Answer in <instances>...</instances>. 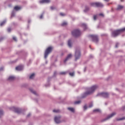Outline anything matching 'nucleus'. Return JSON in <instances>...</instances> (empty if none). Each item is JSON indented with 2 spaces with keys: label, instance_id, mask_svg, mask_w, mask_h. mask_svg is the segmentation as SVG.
<instances>
[{
  "label": "nucleus",
  "instance_id": "1",
  "mask_svg": "<svg viewBox=\"0 0 125 125\" xmlns=\"http://www.w3.org/2000/svg\"><path fill=\"white\" fill-rule=\"evenodd\" d=\"M98 88V86L97 85H94L92 86L91 87L87 89V91L85 92L83 96V98H85L88 95H91L95 92L96 90Z\"/></svg>",
  "mask_w": 125,
  "mask_h": 125
},
{
  "label": "nucleus",
  "instance_id": "2",
  "mask_svg": "<svg viewBox=\"0 0 125 125\" xmlns=\"http://www.w3.org/2000/svg\"><path fill=\"white\" fill-rule=\"evenodd\" d=\"M125 31V27L119 30L113 31L112 33V36L113 37H116L118 36H119L121 33L124 32Z\"/></svg>",
  "mask_w": 125,
  "mask_h": 125
},
{
  "label": "nucleus",
  "instance_id": "3",
  "mask_svg": "<svg viewBox=\"0 0 125 125\" xmlns=\"http://www.w3.org/2000/svg\"><path fill=\"white\" fill-rule=\"evenodd\" d=\"M53 49L52 46H49L46 48L44 52V58L46 59L48 56L49 54L51 53Z\"/></svg>",
  "mask_w": 125,
  "mask_h": 125
},
{
  "label": "nucleus",
  "instance_id": "4",
  "mask_svg": "<svg viewBox=\"0 0 125 125\" xmlns=\"http://www.w3.org/2000/svg\"><path fill=\"white\" fill-rule=\"evenodd\" d=\"M72 35L73 37L77 38L81 35V32L78 29H75L72 32Z\"/></svg>",
  "mask_w": 125,
  "mask_h": 125
},
{
  "label": "nucleus",
  "instance_id": "5",
  "mask_svg": "<svg viewBox=\"0 0 125 125\" xmlns=\"http://www.w3.org/2000/svg\"><path fill=\"white\" fill-rule=\"evenodd\" d=\"M90 5L92 7H103L104 4L101 2L91 3Z\"/></svg>",
  "mask_w": 125,
  "mask_h": 125
},
{
  "label": "nucleus",
  "instance_id": "6",
  "mask_svg": "<svg viewBox=\"0 0 125 125\" xmlns=\"http://www.w3.org/2000/svg\"><path fill=\"white\" fill-rule=\"evenodd\" d=\"M81 56V52L79 50L77 49L75 51V61H77L79 60Z\"/></svg>",
  "mask_w": 125,
  "mask_h": 125
},
{
  "label": "nucleus",
  "instance_id": "7",
  "mask_svg": "<svg viewBox=\"0 0 125 125\" xmlns=\"http://www.w3.org/2000/svg\"><path fill=\"white\" fill-rule=\"evenodd\" d=\"M90 37L92 39L93 42L97 43L99 42V38L97 35H90Z\"/></svg>",
  "mask_w": 125,
  "mask_h": 125
},
{
  "label": "nucleus",
  "instance_id": "8",
  "mask_svg": "<svg viewBox=\"0 0 125 125\" xmlns=\"http://www.w3.org/2000/svg\"><path fill=\"white\" fill-rule=\"evenodd\" d=\"M61 118V117L60 116H55L54 118V121H55V123L57 124L60 123L61 122V120H60Z\"/></svg>",
  "mask_w": 125,
  "mask_h": 125
},
{
  "label": "nucleus",
  "instance_id": "9",
  "mask_svg": "<svg viewBox=\"0 0 125 125\" xmlns=\"http://www.w3.org/2000/svg\"><path fill=\"white\" fill-rule=\"evenodd\" d=\"M72 57V55L71 54H68L66 58L65 59V60H64V62H66L67 61H68L69 60H70Z\"/></svg>",
  "mask_w": 125,
  "mask_h": 125
},
{
  "label": "nucleus",
  "instance_id": "10",
  "mask_svg": "<svg viewBox=\"0 0 125 125\" xmlns=\"http://www.w3.org/2000/svg\"><path fill=\"white\" fill-rule=\"evenodd\" d=\"M116 114V112H113V113H111L110 115H109L108 116H107L106 118H105V121L107 120L110 119L111 118H112V117H113V116H114Z\"/></svg>",
  "mask_w": 125,
  "mask_h": 125
},
{
  "label": "nucleus",
  "instance_id": "11",
  "mask_svg": "<svg viewBox=\"0 0 125 125\" xmlns=\"http://www.w3.org/2000/svg\"><path fill=\"white\" fill-rule=\"evenodd\" d=\"M101 95L104 98H108L109 97V94L106 92H102L101 93Z\"/></svg>",
  "mask_w": 125,
  "mask_h": 125
},
{
  "label": "nucleus",
  "instance_id": "12",
  "mask_svg": "<svg viewBox=\"0 0 125 125\" xmlns=\"http://www.w3.org/2000/svg\"><path fill=\"white\" fill-rule=\"evenodd\" d=\"M13 110L15 112L17 113H20L21 112V109L16 108L15 107H13Z\"/></svg>",
  "mask_w": 125,
  "mask_h": 125
},
{
  "label": "nucleus",
  "instance_id": "13",
  "mask_svg": "<svg viewBox=\"0 0 125 125\" xmlns=\"http://www.w3.org/2000/svg\"><path fill=\"white\" fill-rule=\"evenodd\" d=\"M50 2V0H41L40 1V3H49Z\"/></svg>",
  "mask_w": 125,
  "mask_h": 125
},
{
  "label": "nucleus",
  "instance_id": "14",
  "mask_svg": "<svg viewBox=\"0 0 125 125\" xmlns=\"http://www.w3.org/2000/svg\"><path fill=\"white\" fill-rule=\"evenodd\" d=\"M23 66L19 65L16 67V70L17 71H21L23 69Z\"/></svg>",
  "mask_w": 125,
  "mask_h": 125
},
{
  "label": "nucleus",
  "instance_id": "15",
  "mask_svg": "<svg viewBox=\"0 0 125 125\" xmlns=\"http://www.w3.org/2000/svg\"><path fill=\"white\" fill-rule=\"evenodd\" d=\"M67 109L69 111H71V112H73V113L75 112V108L73 107H69L67 108Z\"/></svg>",
  "mask_w": 125,
  "mask_h": 125
},
{
  "label": "nucleus",
  "instance_id": "16",
  "mask_svg": "<svg viewBox=\"0 0 125 125\" xmlns=\"http://www.w3.org/2000/svg\"><path fill=\"white\" fill-rule=\"evenodd\" d=\"M124 8V6H122L121 5H119L117 7V8L116 9L117 10H121Z\"/></svg>",
  "mask_w": 125,
  "mask_h": 125
},
{
  "label": "nucleus",
  "instance_id": "17",
  "mask_svg": "<svg viewBox=\"0 0 125 125\" xmlns=\"http://www.w3.org/2000/svg\"><path fill=\"white\" fill-rule=\"evenodd\" d=\"M15 79V77L14 76H10L8 78V80L9 81H14Z\"/></svg>",
  "mask_w": 125,
  "mask_h": 125
},
{
  "label": "nucleus",
  "instance_id": "18",
  "mask_svg": "<svg viewBox=\"0 0 125 125\" xmlns=\"http://www.w3.org/2000/svg\"><path fill=\"white\" fill-rule=\"evenodd\" d=\"M21 7L20 6H16L14 7V10L16 11H19L21 10Z\"/></svg>",
  "mask_w": 125,
  "mask_h": 125
},
{
  "label": "nucleus",
  "instance_id": "19",
  "mask_svg": "<svg viewBox=\"0 0 125 125\" xmlns=\"http://www.w3.org/2000/svg\"><path fill=\"white\" fill-rule=\"evenodd\" d=\"M68 46L69 47H72L71 41L70 40H68Z\"/></svg>",
  "mask_w": 125,
  "mask_h": 125
},
{
  "label": "nucleus",
  "instance_id": "20",
  "mask_svg": "<svg viewBox=\"0 0 125 125\" xmlns=\"http://www.w3.org/2000/svg\"><path fill=\"white\" fill-rule=\"evenodd\" d=\"M35 73H32L29 77L30 79H33L35 77Z\"/></svg>",
  "mask_w": 125,
  "mask_h": 125
},
{
  "label": "nucleus",
  "instance_id": "21",
  "mask_svg": "<svg viewBox=\"0 0 125 125\" xmlns=\"http://www.w3.org/2000/svg\"><path fill=\"white\" fill-rule=\"evenodd\" d=\"M53 112L54 113H59L60 112V110L59 109H54L53 110Z\"/></svg>",
  "mask_w": 125,
  "mask_h": 125
},
{
  "label": "nucleus",
  "instance_id": "22",
  "mask_svg": "<svg viewBox=\"0 0 125 125\" xmlns=\"http://www.w3.org/2000/svg\"><path fill=\"white\" fill-rule=\"evenodd\" d=\"M5 23H6V21H3L2 22H1L0 23V25L1 26H2L4 24H5Z\"/></svg>",
  "mask_w": 125,
  "mask_h": 125
},
{
  "label": "nucleus",
  "instance_id": "23",
  "mask_svg": "<svg viewBox=\"0 0 125 125\" xmlns=\"http://www.w3.org/2000/svg\"><path fill=\"white\" fill-rule=\"evenodd\" d=\"M67 22H63L62 23V26H64L67 25Z\"/></svg>",
  "mask_w": 125,
  "mask_h": 125
},
{
  "label": "nucleus",
  "instance_id": "24",
  "mask_svg": "<svg viewBox=\"0 0 125 125\" xmlns=\"http://www.w3.org/2000/svg\"><path fill=\"white\" fill-rule=\"evenodd\" d=\"M81 103V101H77L74 102V104H80Z\"/></svg>",
  "mask_w": 125,
  "mask_h": 125
},
{
  "label": "nucleus",
  "instance_id": "25",
  "mask_svg": "<svg viewBox=\"0 0 125 125\" xmlns=\"http://www.w3.org/2000/svg\"><path fill=\"white\" fill-rule=\"evenodd\" d=\"M94 112H100V109H95L93 110Z\"/></svg>",
  "mask_w": 125,
  "mask_h": 125
},
{
  "label": "nucleus",
  "instance_id": "26",
  "mask_svg": "<svg viewBox=\"0 0 125 125\" xmlns=\"http://www.w3.org/2000/svg\"><path fill=\"white\" fill-rule=\"evenodd\" d=\"M66 74V72H61L60 73V75H65Z\"/></svg>",
  "mask_w": 125,
  "mask_h": 125
},
{
  "label": "nucleus",
  "instance_id": "27",
  "mask_svg": "<svg viewBox=\"0 0 125 125\" xmlns=\"http://www.w3.org/2000/svg\"><path fill=\"white\" fill-rule=\"evenodd\" d=\"M3 114V112L2 110H0V117H1Z\"/></svg>",
  "mask_w": 125,
  "mask_h": 125
},
{
  "label": "nucleus",
  "instance_id": "28",
  "mask_svg": "<svg viewBox=\"0 0 125 125\" xmlns=\"http://www.w3.org/2000/svg\"><path fill=\"white\" fill-rule=\"evenodd\" d=\"M30 91H31L32 93H33L34 94H36V92L35 91H34V90H32V89H30Z\"/></svg>",
  "mask_w": 125,
  "mask_h": 125
},
{
  "label": "nucleus",
  "instance_id": "29",
  "mask_svg": "<svg viewBox=\"0 0 125 125\" xmlns=\"http://www.w3.org/2000/svg\"><path fill=\"white\" fill-rule=\"evenodd\" d=\"M87 109V105H84V106H83V109L84 110H86Z\"/></svg>",
  "mask_w": 125,
  "mask_h": 125
},
{
  "label": "nucleus",
  "instance_id": "30",
  "mask_svg": "<svg viewBox=\"0 0 125 125\" xmlns=\"http://www.w3.org/2000/svg\"><path fill=\"white\" fill-rule=\"evenodd\" d=\"M69 75H70L71 76L73 77V76H74V72L69 73Z\"/></svg>",
  "mask_w": 125,
  "mask_h": 125
},
{
  "label": "nucleus",
  "instance_id": "31",
  "mask_svg": "<svg viewBox=\"0 0 125 125\" xmlns=\"http://www.w3.org/2000/svg\"><path fill=\"white\" fill-rule=\"evenodd\" d=\"M93 104L92 103H90V104L89 105V108H91L92 107H93Z\"/></svg>",
  "mask_w": 125,
  "mask_h": 125
},
{
  "label": "nucleus",
  "instance_id": "32",
  "mask_svg": "<svg viewBox=\"0 0 125 125\" xmlns=\"http://www.w3.org/2000/svg\"><path fill=\"white\" fill-rule=\"evenodd\" d=\"M13 40L15 42H17V38H16V37H13Z\"/></svg>",
  "mask_w": 125,
  "mask_h": 125
},
{
  "label": "nucleus",
  "instance_id": "33",
  "mask_svg": "<svg viewBox=\"0 0 125 125\" xmlns=\"http://www.w3.org/2000/svg\"><path fill=\"white\" fill-rule=\"evenodd\" d=\"M125 117H123V118L118 119V121H122V120H125Z\"/></svg>",
  "mask_w": 125,
  "mask_h": 125
},
{
  "label": "nucleus",
  "instance_id": "34",
  "mask_svg": "<svg viewBox=\"0 0 125 125\" xmlns=\"http://www.w3.org/2000/svg\"><path fill=\"white\" fill-rule=\"evenodd\" d=\"M89 10V8H86L84 10V12H86Z\"/></svg>",
  "mask_w": 125,
  "mask_h": 125
},
{
  "label": "nucleus",
  "instance_id": "35",
  "mask_svg": "<svg viewBox=\"0 0 125 125\" xmlns=\"http://www.w3.org/2000/svg\"><path fill=\"white\" fill-rule=\"evenodd\" d=\"M7 31H8V32H10L11 31V28H8L7 29Z\"/></svg>",
  "mask_w": 125,
  "mask_h": 125
},
{
  "label": "nucleus",
  "instance_id": "36",
  "mask_svg": "<svg viewBox=\"0 0 125 125\" xmlns=\"http://www.w3.org/2000/svg\"><path fill=\"white\" fill-rule=\"evenodd\" d=\"M97 16H94V17H93V19H94V20L96 21L97 20Z\"/></svg>",
  "mask_w": 125,
  "mask_h": 125
},
{
  "label": "nucleus",
  "instance_id": "37",
  "mask_svg": "<svg viewBox=\"0 0 125 125\" xmlns=\"http://www.w3.org/2000/svg\"><path fill=\"white\" fill-rule=\"evenodd\" d=\"M60 15H61V16H65V14H63V13H60Z\"/></svg>",
  "mask_w": 125,
  "mask_h": 125
},
{
  "label": "nucleus",
  "instance_id": "38",
  "mask_svg": "<svg viewBox=\"0 0 125 125\" xmlns=\"http://www.w3.org/2000/svg\"><path fill=\"white\" fill-rule=\"evenodd\" d=\"M99 16H100L103 17H104V15L103 13L100 14H99Z\"/></svg>",
  "mask_w": 125,
  "mask_h": 125
},
{
  "label": "nucleus",
  "instance_id": "39",
  "mask_svg": "<svg viewBox=\"0 0 125 125\" xmlns=\"http://www.w3.org/2000/svg\"><path fill=\"white\" fill-rule=\"evenodd\" d=\"M118 45H119V43H117L116 44V48H118Z\"/></svg>",
  "mask_w": 125,
  "mask_h": 125
},
{
  "label": "nucleus",
  "instance_id": "40",
  "mask_svg": "<svg viewBox=\"0 0 125 125\" xmlns=\"http://www.w3.org/2000/svg\"><path fill=\"white\" fill-rule=\"evenodd\" d=\"M42 18H43V15H41V16L40 17V19H42Z\"/></svg>",
  "mask_w": 125,
  "mask_h": 125
},
{
  "label": "nucleus",
  "instance_id": "41",
  "mask_svg": "<svg viewBox=\"0 0 125 125\" xmlns=\"http://www.w3.org/2000/svg\"><path fill=\"white\" fill-rule=\"evenodd\" d=\"M50 8H51V9L52 10L55 9V8H54V7H53V6L51 7Z\"/></svg>",
  "mask_w": 125,
  "mask_h": 125
},
{
  "label": "nucleus",
  "instance_id": "42",
  "mask_svg": "<svg viewBox=\"0 0 125 125\" xmlns=\"http://www.w3.org/2000/svg\"><path fill=\"white\" fill-rule=\"evenodd\" d=\"M31 115V114L30 113H29L28 115H27V117H29V116H30Z\"/></svg>",
  "mask_w": 125,
  "mask_h": 125
},
{
  "label": "nucleus",
  "instance_id": "43",
  "mask_svg": "<svg viewBox=\"0 0 125 125\" xmlns=\"http://www.w3.org/2000/svg\"><path fill=\"white\" fill-rule=\"evenodd\" d=\"M2 40H3V38H0V42H1L2 41Z\"/></svg>",
  "mask_w": 125,
  "mask_h": 125
},
{
  "label": "nucleus",
  "instance_id": "44",
  "mask_svg": "<svg viewBox=\"0 0 125 125\" xmlns=\"http://www.w3.org/2000/svg\"><path fill=\"white\" fill-rule=\"evenodd\" d=\"M105 1L108 2L109 0H104Z\"/></svg>",
  "mask_w": 125,
  "mask_h": 125
},
{
  "label": "nucleus",
  "instance_id": "45",
  "mask_svg": "<svg viewBox=\"0 0 125 125\" xmlns=\"http://www.w3.org/2000/svg\"><path fill=\"white\" fill-rule=\"evenodd\" d=\"M57 74V72H54V75H56Z\"/></svg>",
  "mask_w": 125,
  "mask_h": 125
},
{
  "label": "nucleus",
  "instance_id": "46",
  "mask_svg": "<svg viewBox=\"0 0 125 125\" xmlns=\"http://www.w3.org/2000/svg\"><path fill=\"white\" fill-rule=\"evenodd\" d=\"M83 26L86 27V25L85 24H83Z\"/></svg>",
  "mask_w": 125,
  "mask_h": 125
},
{
  "label": "nucleus",
  "instance_id": "47",
  "mask_svg": "<svg viewBox=\"0 0 125 125\" xmlns=\"http://www.w3.org/2000/svg\"><path fill=\"white\" fill-rule=\"evenodd\" d=\"M121 2H123V0H121Z\"/></svg>",
  "mask_w": 125,
  "mask_h": 125
}]
</instances>
